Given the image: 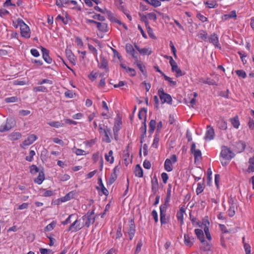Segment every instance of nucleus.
I'll use <instances>...</instances> for the list:
<instances>
[{
  "label": "nucleus",
  "mask_w": 254,
  "mask_h": 254,
  "mask_svg": "<svg viewBox=\"0 0 254 254\" xmlns=\"http://www.w3.org/2000/svg\"><path fill=\"white\" fill-rule=\"evenodd\" d=\"M158 94L162 103L172 104V99L171 96L169 94L165 93L163 88H160L158 90Z\"/></svg>",
  "instance_id": "obj_3"
},
{
  "label": "nucleus",
  "mask_w": 254,
  "mask_h": 254,
  "mask_svg": "<svg viewBox=\"0 0 254 254\" xmlns=\"http://www.w3.org/2000/svg\"><path fill=\"white\" fill-rule=\"evenodd\" d=\"M75 193V192L74 191H71L66 194L64 196L58 199L57 200L58 201V204H59L60 202H65L73 198Z\"/></svg>",
  "instance_id": "obj_13"
},
{
  "label": "nucleus",
  "mask_w": 254,
  "mask_h": 254,
  "mask_svg": "<svg viewBox=\"0 0 254 254\" xmlns=\"http://www.w3.org/2000/svg\"><path fill=\"white\" fill-rule=\"evenodd\" d=\"M151 190L154 194L158 190V182L156 176H154L151 180Z\"/></svg>",
  "instance_id": "obj_17"
},
{
  "label": "nucleus",
  "mask_w": 254,
  "mask_h": 254,
  "mask_svg": "<svg viewBox=\"0 0 254 254\" xmlns=\"http://www.w3.org/2000/svg\"><path fill=\"white\" fill-rule=\"evenodd\" d=\"M59 19L61 20L64 24H67L70 20L67 16L64 18L60 15H59L56 18L57 20Z\"/></svg>",
  "instance_id": "obj_44"
},
{
  "label": "nucleus",
  "mask_w": 254,
  "mask_h": 254,
  "mask_svg": "<svg viewBox=\"0 0 254 254\" xmlns=\"http://www.w3.org/2000/svg\"><path fill=\"white\" fill-rule=\"evenodd\" d=\"M217 126L221 129L226 130L227 128V123L223 120L218 121L217 123Z\"/></svg>",
  "instance_id": "obj_30"
},
{
  "label": "nucleus",
  "mask_w": 254,
  "mask_h": 254,
  "mask_svg": "<svg viewBox=\"0 0 254 254\" xmlns=\"http://www.w3.org/2000/svg\"><path fill=\"white\" fill-rule=\"evenodd\" d=\"M205 5H208L209 8H214L217 5V3L214 0L206 1L204 2Z\"/></svg>",
  "instance_id": "obj_50"
},
{
  "label": "nucleus",
  "mask_w": 254,
  "mask_h": 254,
  "mask_svg": "<svg viewBox=\"0 0 254 254\" xmlns=\"http://www.w3.org/2000/svg\"><path fill=\"white\" fill-rule=\"evenodd\" d=\"M147 18L153 20V21H156L157 19L156 15L154 12H150L147 14Z\"/></svg>",
  "instance_id": "obj_61"
},
{
  "label": "nucleus",
  "mask_w": 254,
  "mask_h": 254,
  "mask_svg": "<svg viewBox=\"0 0 254 254\" xmlns=\"http://www.w3.org/2000/svg\"><path fill=\"white\" fill-rule=\"evenodd\" d=\"M37 138V137L36 135L30 134L28 136L27 138L23 142V144L25 146L29 145L32 144Z\"/></svg>",
  "instance_id": "obj_18"
},
{
  "label": "nucleus",
  "mask_w": 254,
  "mask_h": 254,
  "mask_svg": "<svg viewBox=\"0 0 254 254\" xmlns=\"http://www.w3.org/2000/svg\"><path fill=\"white\" fill-rule=\"evenodd\" d=\"M92 17L94 19H97V20H98L99 21H103L105 20L104 16L101 15L100 14H95L92 16Z\"/></svg>",
  "instance_id": "obj_60"
},
{
  "label": "nucleus",
  "mask_w": 254,
  "mask_h": 254,
  "mask_svg": "<svg viewBox=\"0 0 254 254\" xmlns=\"http://www.w3.org/2000/svg\"><path fill=\"white\" fill-rule=\"evenodd\" d=\"M39 251L41 254H49L52 252L51 250L44 248H40Z\"/></svg>",
  "instance_id": "obj_64"
},
{
  "label": "nucleus",
  "mask_w": 254,
  "mask_h": 254,
  "mask_svg": "<svg viewBox=\"0 0 254 254\" xmlns=\"http://www.w3.org/2000/svg\"><path fill=\"white\" fill-rule=\"evenodd\" d=\"M146 28L149 36L152 38H155L156 37L154 34L152 29L151 28L149 25L146 27Z\"/></svg>",
  "instance_id": "obj_58"
},
{
  "label": "nucleus",
  "mask_w": 254,
  "mask_h": 254,
  "mask_svg": "<svg viewBox=\"0 0 254 254\" xmlns=\"http://www.w3.org/2000/svg\"><path fill=\"white\" fill-rule=\"evenodd\" d=\"M98 66L100 68H104L108 70V60L104 57H100V63H98Z\"/></svg>",
  "instance_id": "obj_16"
},
{
  "label": "nucleus",
  "mask_w": 254,
  "mask_h": 254,
  "mask_svg": "<svg viewBox=\"0 0 254 254\" xmlns=\"http://www.w3.org/2000/svg\"><path fill=\"white\" fill-rule=\"evenodd\" d=\"M126 52L128 54L131 55L134 59H135V60H137V59H138V54L137 52H135L132 45L129 43L127 44L126 45Z\"/></svg>",
  "instance_id": "obj_10"
},
{
  "label": "nucleus",
  "mask_w": 254,
  "mask_h": 254,
  "mask_svg": "<svg viewBox=\"0 0 254 254\" xmlns=\"http://www.w3.org/2000/svg\"><path fill=\"white\" fill-rule=\"evenodd\" d=\"M98 184L99 185V186L101 188V191L102 193L105 195H107L109 193L108 190L106 189V188L104 187L102 179L101 178H99L98 180Z\"/></svg>",
  "instance_id": "obj_28"
},
{
  "label": "nucleus",
  "mask_w": 254,
  "mask_h": 254,
  "mask_svg": "<svg viewBox=\"0 0 254 254\" xmlns=\"http://www.w3.org/2000/svg\"><path fill=\"white\" fill-rule=\"evenodd\" d=\"M45 177H44V174L43 172L41 171L39 173V175L38 177L35 179V182L37 183L38 184L40 185L42 184L43 181L44 180Z\"/></svg>",
  "instance_id": "obj_31"
},
{
  "label": "nucleus",
  "mask_w": 254,
  "mask_h": 254,
  "mask_svg": "<svg viewBox=\"0 0 254 254\" xmlns=\"http://www.w3.org/2000/svg\"><path fill=\"white\" fill-rule=\"evenodd\" d=\"M80 220L76 219L73 223H72L69 227L67 230L68 232H77L80 230L83 226V224L81 225L79 222Z\"/></svg>",
  "instance_id": "obj_7"
},
{
  "label": "nucleus",
  "mask_w": 254,
  "mask_h": 254,
  "mask_svg": "<svg viewBox=\"0 0 254 254\" xmlns=\"http://www.w3.org/2000/svg\"><path fill=\"white\" fill-rule=\"evenodd\" d=\"M19 100V98H17L16 96H13L10 97L6 98L4 99V101L6 103H14V102H17Z\"/></svg>",
  "instance_id": "obj_38"
},
{
  "label": "nucleus",
  "mask_w": 254,
  "mask_h": 254,
  "mask_svg": "<svg viewBox=\"0 0 254 254\" xmlns=\"http://www.w3.org/2000/svg\"><path fill=\"white\" fill-rule=\"evenodd\" d=\"M201 243L202 244L203 246V250L204 251H208L210 250L211 245L209 242H207L204 240V242Z\"/></svg>",
  "instance_id": "obj_40"
},
{
  "label": "nucleus",
  "mask_w": 254,
  "mask_h": 254,
  "mask_svg": "<svg viewBox=\"0 0 254 254\" xmlns=\"http://www.w3.org/2000/svg\"><path fill=\"white\" fill-rule=\"evenodd\" d=\"M184 239L185 244L187 246L190 247L193 245L194 242L193 237H190L188 234H185Z\"/></svg>",
  "instance_id": "obj_19"
},
{
  "label": "nucleus",
  "mask_w": 254,
  "mask_h": 254,
  "mask_svg": "<svg viewBox=\"0 0 254 254\" xmlns=\"http://www.w3.org/2000/svg\"><path fill=\"white\" fill-rule=\"evenodd\" d=\"M151 215L154 220L155 223L158 222V216L157 212L155 210H153L151 212Z\"/></svg>",
  "instance_id": "obj_57"
},
{
  "label": "nucleus",
  "mask_w": 254,
  "mask_h": 254,
  "mask_svg": "<svg viewBox=\"0 0 254 254\" xmlns=\"http://www.w3.org/2000/svg\"><path fill=\"white\" fill-rule=\"evenodd\" d=\"M185 213V209L182 207L180 211L177 213V217L179 222H180L181 225H182L184 224V214Z\"/></svg>",
  "instance_id": "obj_20"
},
{
  "label": "nucleus",
  "mask_w": 254,
  "mask_h": 254,
  "mask_svg": "<svg viewBox=\"0 0 254 254\" xmlns=\"http://www.w3.org/2000/svg\"><path fill=\"white\" fill-rule=\"evenodd\" d=\"M146 113L147 109L145 108H142L139 112L138 116V118L142 120L143 119V116H144V119H146Z\"/></svg>",
  "instance_id": "obj_34"
},
{
  "label": "nucleus",
  "mask_w": 254,
  "mask_h": 254,
  "mask_svg": "<svg viewBox=\"0 0 254 254\" xmlns=\"http://www.w3.org/2000/svg\"><path fill=\"white\" fill-rule=\"evenodd\" d=\"M96 25L98 29L102 32H107L108 31V25L105 23L98 22Z\"/></svg>",
  "instance_id": "obj_23"
},
{
  "label": "nucleus",
  "mask_w": 254,
  "mask_h": 254,
  "mask_svg": "<svg viewBox=\"0 0 254 254\" xmlns=\"http://www.w3.org/2000/svg\"><path fill=\"white\" fill-rule=\"evenodd\" d=\"M113 152L110 150L108 154L105 155V159L107 161L109 162L110 163L114 162V157L113 156Z\"/></svg>",
  "instance_id": "obj_33"
},
{
  "label": "nucleus",
  "mask_w": 254,
  "mask_h": 254,
  "mask_svg": "<svg viewBox=\"0 0 254 254\" xmlns=\"http://www.w3.org/2000/svg\"><path fill=\"white\" fill-rule=\"evenodd\" d=\"M170 47L171 49L172 52L175 58L177 59V56L176 55L177 50L172 41L170 42Z\"/></svg>",
  "instance_id": "obj_53"
},
{
  "label": "nucleus",
  "mask_w": 254,
  "mask_h": 254,
  "mask_svg": "<svg viewBox=\"0 0 254 254\" xmlns=\"http://www.w3.org/2000/svg\"><path fill=\"white\" fill-rule=\"evenodd\" d=\"M209 43L212 44L215 47L221 49V46L219 42V38L217 34L213 33L208 38Z\"/></svg>",
  "instance_id": "obj_6"
},
{
  "label": "nucleus",
  "mask_w": 254,
  "mask_h": 254,
  "mask_svg": "<svg viewBox=\"0 0 254 254\" xmlns=\"http://www.w3.org/2000/svg\"><path fill=\"white\" fill-rule=\"evenodd\" d=\"M138 68L140 69V70L142 72V73L145 75L146 73V71H145V66L143 65L142 62L138 60V59L137 60H135V63H134Z\"/></svg>",
  "instance_id": "obj_32"
},
{
  "label": "nucleus",
  "mask_w": 254,
  "mask_h": 254,
  "mask_svg": "<svg viewBox=\"0 0 254 254\" xmlns=\"http://www.w3.org/2000/svg\"><path fill=\"white\" fill-rule=\"evenodd\" d=\"M206 128L207 130L205 133V139L206 140L213 139L215 134L213 127L210 126H207Z\"/></svg>",
  "instance_id": "obj_11"
},
{
  "label": "nucleus",
  "mask_w": 254,
  "mask_h": 254,
  "mask_svg": "<svg viewBox=\"0 0 254 254\" xmlns=\"http://www.w3.org/2000/svg\"><path fill=\"white\" fill-rule=\"evenodd\" d=\"M198 36L199 38L203 40H206L207 39V34L205 31L203 30L200 31L198 33Z\"/></svg>",
  "instance_id": "obj_48"
},
{
  "label": "nucleus",
  "mask_w": 254,
  "mask_h": 254,
  "mask_svg": "<svg viewBox=\"0 0 254 254\" xmlns=\"http://www.w3.org/2000/svg\"><path fill=\"white\" fill-rule=\"evenodd\" d=\"M160 222L161 225L166 224L168 223L170 217L169 216H167L166 213L164 214H160Z\"/></svg>",
  "instance_id": "obj_29"
},
{
  "label": "nucleus",
  "mask_w": 254,
  "mask_h": 254,
  "mask_svg": "<svg viewBox=\"0 0 254 254\" xmlns=\"http://www.w3.org/2000/svg\"><path fill=\"white\" fill-rule=\"evenodd\" d=\"M39 172L38 168L35 165H32L30 167V172L35 174Z\"/></svg>",
  "instance_id": "obj_63"
},
{
  "label": "nucleus",
  "mask_w": 254,
  "mask_h": 254,
  "mask_svg": "<svg viewBox=\"0 0 254 254\" xmlns=\"http://www.w3.org/2000/svg\"><path fill=\"white\" fill-rule=\"evenodd\" d=\"M218 80L219 77L217 76H215L213 79L209 77H207L206 79L201 78L200 79V81L202 82L204 84H207L209 85H217V82Z\"/></svg>",
  "instance_id": "obj_9"
},
{
  "label": "nucleus",
  "mask_w": 254,
  "mask_h": 254,
  "mask_svg": "<svg viewBox=\"0 0 254 254\" xmlns=\"http://www.w3.org/2000/svg\"><path fill=\"white\" fill-rule=\"evenodd\" d=\"M99 130L101 134H104L106 131H109V133L111 134V130L107 126L106 127V128H103L101 125H99Z\"/></svg>",
  "instance_id": "obj_41"
},
{
  "label": "nucleus",
  "mask_w": 254,
  "mask_h": 254,
  "mask_svg": "<svg viewBox=\"0 0 254 254\" xmlns=\"http://www.w3.org/2000/svg\"><path fill=\"white\" fill-rule=\"evenodd\" d=\"M195 234L200 242L204 241V233L201 229H196L194 230Z\"/></svg>",
  "instance_id": "obj_22"
},
{
  "label": "nucleus",
  "mask_w": 254,
  "mask_h": 254,
  "mask_svg": "<svg viewBox=\"0 0 254 254\" xmlns=\"http://www.w3.org/2000/svg\"><path fill=\"white\" fill-rule=\"evenodd\" d=\"M55 227V223L54 222H52L50 224H48L45 228V231H52L54 227Z\"/></svg>",
  "instance_id": "obj_55"
},
{
  "label": "nucleus",
  "mask_w": 254,
  "mask_h": 254,
  "mask_svg": "<svg viewBox=\"0 0 254 254\" xmlns=\"http://www.w3.org/2000/svg\"><path fill=\"white\" fill-rule=\"evenodd\" d=\"M244 247L245 249L246 254H251V246H250V245L247 243H244Z\"/></svg>",
  "instance_id": "obj_62"
},
{
  "label": "nucleus",
  "mask_w": 254,
  "mask_h": 254,
  "mask_svg": "<svg viewBox=\"0 0 254 254\" xmlns=\"http://www.w3.org/2000/svg\"><path fill=\"white\" fill-rule=\"evenodd\" d=\"M122 225H121V224H120L118 226V228L117 233H116V238L117 239H120V238L122 237V236L123 235L122 233Z\"/></svg>",
  "instance_id": "obj_49"
},
{
  "label": "nucleus",
  "mask_w": 254,
  "mask_h": 254,
  "mask_svg": "<svg viewBox=\"0 0 254 254\" xmlns=\"http://www.w3.org/2000/svg\"><path fill=\"white\" fill-rule=\"evenodd\" d=\"M156 127V121L154 120H151L149 125V132L152 133Z\"/></svg>",
  "instance_id": "obj_37"
},
{
  "label": "nucleus",
  "mask_w": 254,
  "mask_h": 254,
  "mask_svg": "<svg viewBox=\"0 0 254 254\" xmlns=\"http://www.w3.org/2000/svg\"><path fill=\"white\" fill-rule=\"evenodd\" d=\"M164 168L165 169L167 172H170L173 170V165L172 162L171 161V159H167L164 163Z\"/></svg>",
  "instance_id": "obj_26"
},
{
  "label": "nucleus",
  "mask_w": 254,
  "mask_h": 254,
  "mask_svg": "<svg viewBox=\"0 0 254 254\" xmlns=\"http://www.w3.org/2000/svg\"><path fill=\"white\" fill-rule=\"evenodd\" d=\"M143 245L141 240H140L137 244L136 249L134 252V254H138L141 250V247Z\"/></svg>",
  "instance_id": "obj_45"
},
{
  "label": "nucleus",
  "mask_w": 254,
  "mask_h": 254,
  "mask_svg": "<svg viewBox=\"0 0 254 254\" xmlns=\"http://www.w3.org/2000/svg\"><path fill=\"white\" fill-rule=\"evenodd\" d=\"M42 56L44 61L47 63L48 64H51L52 63V59L51 58L49 55V51L43 47H42Z\"/></svg>",
  "instance_id": "obj_14"
},
{
  "label": "nucleus",
  "mask_w": 254,
  "mask_h": 254,
  "mask_svg": "<svg viewBox=\"0 0 254 254\" xmlns=\"http://www.w3.org/2000/svg\"><path fill=\"white\" fill-rule=\"evenodd\" d=\"M249 163L250 164L248 167V170L249 172L254 171V158H251L249 160Z\"/></svg>",
  "instance_id": "obj_43"
},
{
  "label": "nucleus",
  "mask_w": 254,
  "mask_h": 254,
  "mask_svg": "<svg viewBox=\"0 0 254 254\" xmlns=\"http://www.w3.org/2000/svg\"><path fill=\"white\" fill-rule=\"evenodd\" d=\"M171 185H169L168 188L167 189V195L166 198L165 199V202L166 203H169L170 202V198H171Z\"/></svg>",
  "instance_id": "obj_36"
},
{
  "label": "nucleus",
  "mask_w": 254,
  "mask_h": 254,
  "mask_svg": "<svg viewBox=\"0 0 254 254\" xmlns=\"http://www.w3.org/2000/svg\"><path fill=\"white\" fill-rule=\"evenodd\" d=\"M134 174L136 177L141 178L143 177V170L139 164L136 165L134 170Z\"/></svg>",
  "instance_id": "obj_27"
},
{
  "label": "nucleus",
  "mask_w": 254,
  "mask_h": 254,
  "mask_svg": "<svg viewBox=\"0 0 254 254\" xmlns=\"http://www.w3.org/2000/svg\"><path fill=\"white\" fill-rule=\"evenodd\" d=\"M35 155V152L34 150H30L29 156L26 157L25 159L29 162H31L33 159V156Z\"/></svg>",
  "instance_id": "obj_51"
},
{
  "label": "nucleus",
  "mask_w": 254,
  "mask_h": 254,
  "mask_svg": "<svg viewBox=\"0 0 254 254\" xmlns=\"http://www.w3.org/2000/svg\"><path fill=\"white\" fill-rule=\"evenodd\" d=\"M15 126V121L13 119H7L6 123L2 124L0 126V132H3L5 131H9L10 129L14 127Z\"/></svg>",
  "instance_id": "obj_5"
},
{
  "label": "nucleus",
  "mask_w": 254,
  "mask_h": 254,
  "mask_svg": "<svg viewBox=\"0 0 254 254\" xmlns=\"http://www.w3.org/2000/svg\"><path fill=\"white\" fill-rule=\"evenodd\" d=\"M135 226L134 224V222L133 220L131 219L130 221V224L129 226V229L128 231V234L130 240H132L135 233Z\"/></svg>",
  "instance_id": "obj_12"
},
{
  "label": "nucleus",
  "mask_w": 254,
  "mask_h": 254,
  "mask_svg": "<svg viewBox=\"0 0 254 254\" xmlns=\"http://www.w3.org/2000/svg\"><path fill=\"white\" fill-rule=\"evenodd\" d=\"M147 2L155 7H158L161 4V2L159 0H148Z\"/></svg>",
  "instance_id": "obj_35"
},
{
  "label": "nucleus",
  "mask_w": 254,
  "mask_h": 254,
  "mask_svg": "<svg viewBox=\"0 0 254 254\" xmlns=\"http://www.w3.org/2000/svg\"><path fill=\"white\" fill-rule=\"evenodd\" d=\"M18 25L20 27L21 36L29 38L30 37L29 27L20 19H18Z\"/></svg>",
  "instance_id": "obj_1"
},
{
  "label": "nucleus",
  "mask_w": 254,
  "mask_h": 254,
  "mask_svg": "<svg viewBox=\"0 0 254 254\" xmlns=\"http://www.w3.org/2000/svg\"><path fill=\"white\" fill-rule=\"evenodd\" d=\"M190 151L191 153L193 154L195 161L196 160L199 161L201 159V152L199 149H196L195 148V144L194 143H192Z\"/></svg>",
  "instance_id": "obj_8"
},
{
  "label": "nucleus",
  "mask_w": 254,
  "mask_h": 254,
  "mask_svg": "<svg viewBox=\"0 0 254 254\" xmlns=\"http://www.w3.org/2000/svg\"><path fill=\"white\" fill-rule=\"evenodd\" d=\"M172 67V70L173 72H175L176 73V76L179 77L181 76H183L185 75V73L182 72L181 69L178 67L176 62L173 63V64L171 65Z\"/></svg>",
  "instance_id": "obj_15"
},
{
  "label": "nucleus",
  "mask_w": 254,
  "mask_h": 254,
  "mask_svg": "<svg viewBox=\"0 0 254 254\" xmlns=\"http://www.w3.org/2000/svg\"><path fill=\"white\" fill-rule=\"evenodd\" d=\"M220 155L224 159L228 160H231L235 156V154L230 148L226 146L222 147Z\"/></svg>",
  "instance_id": "obj_4"
},
{
  "label": "nucleus",
  "mask_w": 254,
  "mask_h": 254,
  "mask_svg": "<svg viewBox=\"0 0 254 254\" xmlns=\"http://www.w3.org/2000/svg\"><path fill=\"white\" fill-rule=\"evenodd\" d=\"M34 90L35 91H39V92H47L48 90L47 88L43 86L35 87L34 88Z\"/></svg>",
  "instance_id": "obj_56"
},
{
  "label": "nucleus",
  "mask_w": 254,
  "mask_h": 254,
  "mask_svg": "<svg viewBox=\"0 0 254 254\" xmlns=\"http://www.w3.org/2000/svg\"><path fill=\"white\" fill-rule=\"evenodd\" d=\"M235 72L238 76L243 78H245L247 76L246 73L243 70H237Z\"/></svg>",
  "instance_id": "obj_54"
},
{
  "label": "nucleus",
  "mask_w": 254,
  "mask_h": 254,
  "mask_svg": "<svg viewBox=\"0 0 254 254\" xmlns=\"http://www.w3.org/2000/svg\"><path fill=\"white\" fill-rule=\"evenodd\" d=\"M169 203H166V202L164 201V203L160 206V214L166 213L167 209Z\"/></svg>",
  "instance_id": "obj_39"
},
{
  "label": "nucleus",
  "mask_w": 254,
  "mask_h": 254,
  "mask_svg": "<svg viewBox=\"0 0 254 254\" xmlns=\"http://www.w3.org/2000/svg\"><path fill=\"white\" fill-rule=\"evenodd\" d=\"M21 136V134L19 132H13L8 135L9 139L10 140H18L20 138Z\"/></svg>",
  "instance_id": "obj_24"
},
{
  "label": "nucleus",
  "mask_w": 254,
  "mask_h": 254,
  "mask_svg": "<svg viewBox=\"0 0 254 254\" xmlns=\"http://www.w3.org/2000/svg\"><path fill=\"white\" fill-rule=\"evenodd\" d=\"M228 215L230 217H233L235 214V208L233 204L230 206L229 209L228 211Z\"/></svg>",
  "instance_id": "obj_47"
},
{
  "label": "nucleus",
  "mask_w": 254,
  "mask_h": 254,
  "mask_svg": "<svg viewBox=\"0 0 254 254\" xmlns=\"http://www.w3.org/2000/svg\"><path fill=\"white\" fill-rule=\"evenodd\" d=\"M230 121L233 127L235 128H238L240 126V122L239 118L237 116H235L234 118H231Z\"/></svg>",
  "instance_id": "obj_25"
},
{
  "label": "nucleus",
  "mask_w": 254,
  "mask_h": 254,
  "mask_svg": "<svg viewBox=\"0 0 254 254\" xmlns=\"http://www.w3.org/2000/svg\"><path fill=\"white\" fill-rule=\"evenodd\" d=\"M204 188L203 186L200 184L198 183L197 184V187L196 188V194L198 195L201 192H202Z\"/></svg>",
  "instance_id": "obj_59"
},
{
  "label": "nucleus",
  "mask_w": 254,
  "mask_h": 254,
  "mask_svg": "<svg viewBox=\"0 0 254 254\" xmlns=\"http://www.w3.org/2000/svg\"><path fill=\"white\" fill-rule=\"evenodd\" d=\"M117 178V174L116 173H112L111 174L110 179L109 180V181L107 182V184L110 185L113 184L115 182V181L116 180Z\"/></svg>",
  "instance_id": "obj_42"
},
{
  "label": "nucleus",
  "mask_w": 254,
  "mask_h": 254,
  "mask_svg": "<svg viewBox=\"0 0 254 254\" xmlns=\"http://www.w3.org/2000/svg\"><path fill=\"white\" fill-rule=\"evenodd\" d=\"M48 124L51 126L53 127H62L63 125V124H62L60 122H51L48 123Z\"/></svg>",
  "instance_id": "obj_52"
},
{
  "label": "nucleus",
  "mask_w": 254,
  "mask_h": 254,
  "mask_svg": "<svg viewBox=\"0 0 254 254\" xmlns=\"http://www.w3.org/2000/svg\"><path fill=\"white\" fill-rule=\"evenodd\" d=\"M134 47L135 49L139 52V53L142 55H150L152 53L151 51L148 48L140 49L139 47L136 45H135Z\"/></svg>",
  "instance_id": "obj_21"
},
{
  "label": "nucleus",
  "mask_w": 254,
  "mask_h": 254,
  "mask_svg": "<svg viewBox=\"0 0 254 254\" xmlns=\"http://www.w3.org/2000/svg\"><path fill=\"white\" fill-rule=\"evenodd\" d=\"M159 141V136L158 134H156L153 140V143L152 144V146L157 148L158 147V144Z\"/></svg>",
  "instance_id": "obj_46"
},
{
  "label": "nucleus",
  "mask_w": 254,
  "mask_h": 254,
  "mask_svg": "<svg viewBox=\"0 0 254 254\" xmlns=\"http://www.w3.org/2000/svg\"><path fill=\"white\" fill-rule=\"evenodd\" d=\"M82 218L84 223V225L89 227L91 224H93L95 222L94 210H93L90 212L88 211Z\"/></svg>",
  "instance_id": "obj_2"
}]
</instances>
